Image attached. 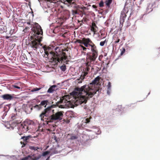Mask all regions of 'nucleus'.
Segmentation results:
<instances>
[{
	"mask_svg": "<svg viewBox=\"0 0 160 160\" xmlns=\"http://www.w3.org/2000/svg\"><path fill=\"white\" fill-rule=\"evenodd\" d=\"M100 78L98 76L88 85L85 84L81 88H76L74 91L71 92V108H73V104L77 106L86 103L88 99L92 98L98 91L97 86Z\"/></svg>",
	"mask_w": 160,
	"mask_h": 160,
	"instance_id": "1",
	"label": "nucleus"
},
{
	"mask_svg": "<svg viewBox=\"0 0 160 160\" xmlns=\"http://www.w3.org/2000/svg\"><path fill=\"white\" fill-rule=\"evenodd\" d=\"M58 106L60 108H69L70 107V96L65 95L60 98V101L57 102L56 104H53L45 108L44 111L40 115V117L42 121L48 123L53 121H60L63 116V112H54L52 108Z\"/></svg>",
	"mask_w": 160,
	"mask_h": 160,
	"instance_id": "2",
	"label": "nucleus"
},
{
	"mask_svg": "<svg viewBox=\"0 0 160 160\" xmlns=\"http://www.w3.org/2000/svg\"><path fill=\"white\" fill-rule=\"evenodd\" d=\"M32 38L34 40L30 42V44L32 48L36 50L42 40L43 36L42 30L40 26L35 22L32 28Z\"/></svg>",
	"mask_w": 160,
	"mask_h": 160,
	"instance_id": "3",
	"label": "nucleus"
},
{
	"mask_svg": "<svg viewBox=\"0 0 160 160\" xmlns=\"http://www.w3.org/2000/svg\"><path fill=\"white\" fill-rule=\"evenodd\" d=\"M56 53L52 52H50V54L52 55V59L56 62L65 63L67 62V56L66 55L64 51H68L67 49H63L61 47H57L55 48Z\"/></svg>",
	"mask_w": 160,
	"mask_h": 160,
	"instance_id": "4",
	"label": "nucleus"
},
{
	"mask_svg": "<svg viewBox=\"0 0 160 160\" xmlns=\"http://www.w3.org/2000/svg\"><path fill=\"white\" fill-rule=\"evenodd\" d=\"M87 62L86 63V68L85 69V71L82 72V74L79 78H78L75 81L76 83H82L88 73L91 72L90 71V68H91V70L94 69L93 66H91V63L92 62L95 60H92L90 58H87Z\"/></svg>",
	"mask_w": 160,
	"mask_h": 160,
	"instance_id": "5",
	"label": "nucleus"
},
{
	"mask_svg": "<svg viewBox=\"0 0 160 160\" xmlns=\"http://www.w3.org/2000/svg\"><path fill=\"white\" fill-rule=\"evenodd\" d=\"M29 122L25 121L18 126V133L20 135H22L24 133H26L31 128Z\"/></svg>",
	"mask_w": 160,
	"mask_h": 160,
	"instance_id": "6",
	"label": "nucleus"
},
{
	"mask_svg": "<svg viewBox=\"0 0 160 160\" xmlns=\"http://www.w3.org/2000/svg\"><path fill=\"white\" fill-rule=\"evenodd\" d=\"M91 50L92 53L87 55V58H90L92 60H95L98 56V51L96 46L93 42L90 45Z\"/></svg>",
	"mask_w": 160,
	"mask_h": 160,
	"instance_id": "7",
	"label": "nucleus"
},
{
	"mask_svg": "<svg viewBox=\"0 0 160 160\" xmlns=\"http://www.w3.org/2000/svg\"><path fill=\"white\" fill-rule=\"evenodd\" d=\"M73 0H71V7L72 14L75 16L76 14H79L78 6L76 4L75 2L73 1Z\"/></svg>",
	"mask_w": 160,
	"mask_h": 160,
	"instance_id": "8",
	"label": "nucleus"
},
{
	"mask_svg": "<svg viewBox=\"0 0 160 160\" xmlns=\"http://www.w3.org/2000/svg\"><path fill=\"white\" fill-rule=\"evenodd\" d=\"M76 42L82 44H84V43L90 44L93 42L90 39L88 38H83L81 40L78 39L76 41Z\"/></svg>",
	"mask_w": 160,
	"mask_h": 160,
	"instance_id": "9",
	"label": "nucleus"
},
{
	"mask_svg": "<svg viewBox=\"0 0 160 160\" xmlns=\"http://www.w3.org/2000/svg\"><path fill=\"white\" fill-rule=\"evenodd\" d=\"M48 102V101L47 100L42 101L40 104L36 105L33 106L32 108H36L38 110H40L42 108V106H44V107H46Z\"/></svg>",
	"mask_w": 160,
	"mask_h": 160,
	"instance_id": "10",
	"label": "nucleus"
},
{
	"mask_svg": "<svg viewBox=\"0 0 160 160\" xmlns=\"http://www.w3.org/2000/svg\"><path fill=\"white\" fill-rule=\"evenodd\" d=\"M31 138V136L29 135L28 136H23L21 138V139H23L24 142H21V143L22 144V147H23L27 144L29 139Z\"/></svg>",
	"mask_w": 160,
	"mask_h": 160,
	"instance_id": "11",
	"label": "nucleus"
},
{
	"mask_svg": "<svg viewBox=\"0 0 160 160\" xmlns=\"http://www.w3.org/2000/svg\"><path fill=\"white\" fill-rule=\"evenodd\" d=\"M14 94L11 95L8 94H6L2 95L1 97L4 100H10L14 98Z\"/></svg>",
	"mask_w": 160,
	"mask_h": 160,
	"instance_id": "12",
	"label": "nucleus"
},
{
	"mask_svg": "<svg viewBox=\"0 0 160 160\" xmlns=\"http://www.w3.org/2000/svg\"><path fill=\"white\" fill-rule=\"evenodd\" d=\"M33 158H32L31 156L28 155V156L25 157L21 159V160H27L29 158H30L31 160H37L39 159L41 157V155H39L37 156H34L33 155L32 156Z\"/></svg>",
	"mask_w": 160,
	"mask_h": 160,
	"instance_id": "13",
	"label": "nucleus"
},
{
	"mask_svg": "<svg viewBox=\"0 0 160 160\" xmlns=\"http://www.w3.org/2000/svg\"><path fill=\"white\" fill-rule=\"evenodd\" d=\"M98 28L94 22H92V25L91 26V30L94 33L98 31Z\"/></svg>",
	"mask_w": 160,
	"mask_h": 160,
	"instance_id": "14",
	"label": "nucleus"
},
{
	"mask_svg": "<svg viewBox=\"0 0 160 160\" xmlns=\"http://www.w3.org/2000/svg\"><path fill=\"white\" fill-rule=\"evenodd\" d=\"M126 17V14L123 12H122L120 16V24L122 22L123 23L124 22V20Z\"/></svg>",
	"mask_w": 160,
	"mask_h": 160,
	"instance_id": "15",
	"label": "nucleus"
},
{
	"mask_svg": "<svg viewBox=\"0 0 160 160\" xmlns=\"http://www.w3.org/2000/svg\"><path fill=\"white\" fill-rule=\"evenodd\" d=\"M57 86L56 85H53L51 87L48 89L47 92L49 93H51L55 90V88Z\"/></svg>",
	"mask_w": 160,
	"mask_h": 160,
	"instance_id": "16",
	"label": "nucleus"
},
{
	"mask_svg": "<svg viewBox=\"0 0 160 160\" xmlns=\"http://www.w3.org/2000/svg\"><path fill=\"white\" fill-rule=\"evenodd\" d=\"M7 31V28L6 26H1L0 27V33H2Z\"/></svg>",
	"mask_w": 160,
	"mask_h": 160,
	"instance_id": "17",
	"label": "nucleus"
},
{
	"mask_svg": "<svg viewBox=\"0 0 160 160\" xmlns=\"http://www.w3.org/2000/svg\"><path fill=\"white\" fill-rule=\"evenodd\" d=\"M20 83H16L14 84H13L11 86L12 88H16L18 89H20Z\"/></svg>",
	"mask_w": 160,
	"mask_h": 160,
	"instance_id": "18",
	"label": "nucleus"
},
{
	"mask_svg": "<svg viewBox=\"0 0 160 160\" xmlns=\"http://www.w3.org/2000/svg\"><path fill=\"white\" fill-rule=\"evenodd\" d=\"M112 0H107L105 2L106 5L109 8L110 5L111 3Z\"/></svg>",
	"mask_w": 160,
	"mask_h": 160,
	"instance_id": "19",
	"label": "nucleus"
},
{
	"mask_svg": "<svg viewBox=\"0 0 160 160\" xmlns=\"http://www.w3.org/2000/svg\"><path fill=\"white\" fill-rule=\"evenodd\" d=\"M29 148L31 150L36 151L38 149H39V148L37 147H34L33 146H29Z\"/></svg>",
	"mask_w": 160,
	"mask_h": 160,
	"instance_id": "20",
	"label": "nucleus"
},
{
	"mask_svg": "<svg viewBox=\"0 0 160 160\" xmlns=\"http://www.w3.org/2000/svg\"><path fill=\"white\" fill-rule=\"evenodd\" d=\"M79 47L81 48L80 50H83V51H86L87 49L89 50V48H86L84 47L82 44H81L79 45Z\"/></svg>",
	"mask_w": 160,
	"mask_h": 160,
	"instance_id": "21",
	"label": "nucleus"
},
{
	"mask_svg": "<svg viewBox=\"0 0 160 160\" xmlns=\"http://www.w3.org/2000/svg\"><path fill=\"white\" fill-rule=\"evenodd\" d=\"M108 40L106 39L104 41H101L100 43V45L101 46H103L105 44H107Z\"/></svg>",
	"mask_w": 160,
	"mask_h": 160,
	"instance_id": "22",
	"label": "nucleus"
},
{
	"mask_svg": "<svg viewBox=\"0 0 160 160\" xmlns=\"http://www.w3.org/2000/svg\"><path fill=\"white\" fill-rule=\"evenodd\" d=\"M63 3L68 7L70 5V0H63Z\"/></svg>",
	"mask_w": 160,
	"mask_h": 160,
	"instance_id": "23",
	"label": "nucleus"
},
{
	"mask_svg": "<svg viewBox=\"0 0 160 160\" xmlns=\"http://www.w3.org/2000/svg\"><path fill=\"white\" fill-rule=\"evenodd\" d=\"M43 48L44 49L45 51V54L48 56V55H49V53L47 51V50L49 48H47L46 46H44L43 47Z\"/></svg>",
	"mask_w": 160,
	"mask_h": 160,
	"instance_id": "24",
	"label": "nucleus"
},
{
	"mask_svg": "<svg viewBox=\"0 0 160 160\" xmlns=\"http://www.w3.org/2000/svg\"><path fill=\"white\" fill-rule=\"evenodd\" d=\"M125 49L124 48H122L120 49V51H121V52L120 53V55L121 56L125 52Z\"/></svg>",
	"mask_w": 160,
	"mask_h": 160,
	"instance_id": "25",
	"label": "nucleus"
},
{
	"mask_svg": "<svg viewBox=\"0 0 160 160\" xmlns=\"http://www.w3.org/2000/svg\"><path fill=\"white\" fill-rule=\"evenodd\" d=\"M41 89V88H32V90H31V91L32 92L37 91H38V90H40V89Z\"/></svg>",
	"mask_w": 160,
	"mask_h": 160,
	"instance_id": "26",
	"label": "nucleus"
},
{
	"mask_svg": "<svg viewBox=\"0 0 160 160\" xmlns=\"http://www.w3.org/2000/svg\"><path fill=\"white\" fill-rule=\"evenodd\" d=\"M18 124H19V122H13L12 124V126H11V127L12 129H13L14 128L13 127H15L16 125Z\"/></svg>",
	"mask_w": 160,
	"mask_h": 160,
	"instance_id": "27",
	"label": "nucleus"
},
{
	"mask_svg": "<svg viewBox=\"0 0 160 160\" xmlns=\"http://www.w3.org/2000/svg\"><path fill=\"white\" fill-rule=\"evenodd\" d=\"M91 118V117H90L89 118H87L85 119L84 122L86 123H88L90 122V119Z\"/></svg>",
	"mask_w": 160,
	"mask_h": 160,
	"instance_id": "28",
	"label": "nucleus"
},
{
	"mask_svg": "<svg viewBox=\"0 0 160 160\" xmlns=\"http://www.w3.org/2000/svg\"><path fill=\"white\" fill-rule=\"evenodd\" d=\"M115 38H116L117 39L116 40H115V39H114V40H115V41L114 42V43L115 44L116 43H118L119 42L120 39L118 38V37H117L116 38V37H115Z\"/></svg>",
	"mask_w": 160,
	"mask_h": 160,
	"instance_id": "29",
	"label": "nucleus"
},
{
	"mask_svg": "<svg viewBox=\"0 0 160 160\" xmlns=\"http://www.w3.org/2000/svg\"><path fill=\"white\" fill-rule=\"evenodd\" d=\"M111 82H108V84L107 86V87L108 88V89L110 90L111 88Z\"/></svg>",
	"mask_w": 160,
	"mask_h": 160,
	"instance_id": "30",
	"label": "nucleus"
},
{
	"mask_svg": "<svg viewBox=\"0 0 160 160\" xmlns=\"http://www.w3.org/2000/svg\"><path fill=\"white\" fill-rule=\"evenodd\" d=\"M103 2L102 1H101L99 3V6L100 7H102L103 6Z\"/></svg>",
	"mask_w": 160,
	"mask_h": 160,
	"instance_id": "31",
	"label": "nucleus"
},
{
	"mask_svg": "<svg viewBox=\"0 0 160 160\" xmlns=\"http://www.w3.org/2000/svg\"><path fill=\"white\" fill-rule=\"evenodd\" d=\"M16 116L15 114H12L11 116V119L12 120H14L16 118Z\"/></svg>",
	"mask_w": 160,
	"mask_h": 160,
	"instance_id": "32",
	"label": "nucleus"
},
{
	"mask_svg": "<svg viewBox=\"0 0 160 160\" xmlns=\"http://www.w3.org/2000/svg\"><path fill=\"white\" fill-rule=\"evenodd\" d=\"M78 138V137L76 136H71V139H75Z\"/></svg>",
	"mask_w": 160,
	"mask_h": 160,
	"instance_id": "33",
	"label": "nucleus"
},
{
	"mask_svg": "<svg viewBox=\"0 0 160 160\" xmlns=\"http://www.w3.org/2000/svg\"><path fill=\"white\" fill-rule=\"evenodd\" d=\"M61 69L62 70V71H65L66 69V67L65 66H62L61 67Z\"/></svg>",
	"mask_w": 160,
	"mask_h": 160,
	"instance_id": "34",
	"label": "nucleus"
},
{
	"mask_svg": "<svg viewBox=\"0 0 160 160\" xmlns=\"http://www.w3.org/2000/svg\"><path fill=\"white\" fill-rule=\"evenodd\" d=\"M49 153V152L48 151H46L44 152H43L42 153V156H45L46 155H47Z\"/></svg>",
	"mask_w": 160,
	"mask_h": 160,
	"instance_id": "35",
	"label": "nucleus"
},
{
	"mask_svg": "<svg viewBox=\"0 0 160 160\" xmlns=\"http://www.w3.org/2000/svg\"><path fill=\"white\" fill-rule=\"evenodd\" d=\"M91 44L92 43H91L90 44L84 43V44H83L84 45L85 47L88 48L89 46H90V45H91Z\"/></svg>",
	"mask_w": 160,
	"mask_h": 160,
	"instance_id": "36",
	"label": "nucleus"
},
{
	"mask_svg": "<svg viewBox=\"0 0 160 160\" xmlns=\"http://www.w3.org/2000/svg\"><path fill=\"white\" fill-rule=\"evenodd\" d=\"M58 23H59V25L60 26L61 25H62V24H63V22H62L61 21V22H58Z\"/></svg>",
	"mask_w": 160,
	"mask_h": 160,
	"instance_id": "37",
	"label": "nucleus"
},
{
	"mask_svg": "<svg viewBox=\"0 0 160 160\" xmlns=\"http://www.w3.org/2000/svg\"><path fill=\"white\" fill-rule=\"evenodd\" d=\"M27 23V24H28V25H30V28H32V27H33V26L34 25H33L32 26V24H30V22H28Z\"/></svg>",
	"mask_w": 160,
	"mask_h": 160,
	"instance_id": "38",
	"label": "nucleus"
},
{
	"mask_svg": "<svg viewBox=\"0 0 160 160\" xmlns=\"http://www.w3.org/2000/svg\"><path fill=\"white\" fill-rule=\"evenodd\" d=\"M70 112H71V118H72V117H73L74 116H72V113H73V112L71 111H70Z\"/></svg>",
	"mask_w": 160,
	"mask_h": 160,
	"instance_id": "39",
	"label": "nucleus"
},
{
	"mask_svg": "<svg viewBox=\"0 0 160 160\" xmlns=\"http://www.w3.org/2000/svg\"><path fill=\"white\" fill-rule=\"evenodd\" d=\"M92 7L94 8H95V9H96V8H97V7L95 5H93L92 6Z\"/></svg>",
	"mask_w": 160,
	"mask_h": 160,
	"instance_id": "40",
	"label": "nucleus"
},
{
	"mask_svg": "<svg viewBox=\"0 0 160 160\" xmlns=\"http://www.w3.org/2000/svg\"><path fill=\"white\" fill-rule=\"evenodd\" d=\"M46 1L47 2H52V0H46Z\"/></svg>",
	"mask_w": 160,
	"mask_h": 160,
	"instance_id": "41",
	"label": "nucleus"
},
{
	"mask_svg": "<svg viewBox=\"0 0 160 160\" xmlns=\"http://www.w3.org/2000/svg\"><path fill=\"white\" fill-rule=\"evenodd\" d=\"M108 90H108H107V93L108 94H110V92H109V90Z\"/></svg>",
	"mask_w": 160,
	"mask_h": 160,
	"instance_id": "42",
	"label": "nucleus"
},
{
	"mask_svg": "<svg viewBox=\"0 0 160 160\" xmlns=\"http://www.w3.org/2000/svg\"><path fill=\"white\" fill-rule=\"evenodd\" d=\"M98 37H99V38H100L101 39H102V38H105L106 36L103 37V38H102L101 37V36H100V35H99V36H98Z\"/></svg>",
	"mask_w": 160,
	"mask_h": 160,
	"instance_id": "43",
	"label": "nucleus"
},
{
	"mask_svg": "<svg viewBox=\"0 0 160 160\" xmlns=\"http://www.w3.org/2000/svg\"><path fill=\"white\" fill-rule=\"evenodd\" d=\"M54 139L56 140V141H57V140H56V137H55V136H54Z\"/></svg>",
	"mask_w": 160,
	"mask_h": 160,
	"instance_id": "44",
	"label": "nucleus"
},
{
	"mask_svg": "<svg viewBox=\"0 0 160 160\" xmlns=\"http://www.w3.org/2000/svg\"><path fill=\"white\" fill-rule=\"evenodd\" d=\"M9 38V37H8V36H6V38L8 39V38Z\"/></svg>",
	"mask_w": 160,
	"mask_h": 160,
	"instance_id": "45",
	"label": "nucleus"
},
{
	"mask_svg": "<svg viewBox=\"0 0 160 160\" xmlns=\"http://www.w3.org/2000/svg\"><path fill=\"white\" fill-rule=\"evenodd\" d=\"M104 35V34H102V33L101 34V35Z\"/></svg>",
	"mask_w": 160,
	"mask_h": 160,
	"instance_id": "46",
	"label": "nucleus"
},
{
	"mask_svg": "<svg viewBox=\"0 0 160 160\" xmlns=\"http://www.w3.org/2000/svg\"><path fill=\"white\" fill-rule=\"evenodd\" d=\"M39 2H40L41 0H38Z\"/></svg>",
	"mask_w": 160,
	"mask_h": 160,
	"instance_id": "47",
	"label": "nucleus"
},
{
	"mask_svg": "<svg viewBox=\"0 0 160 160\" xmlns=\"http://www.w3.org/2000/svg\"><path fill=\"white\" fill-rule=\"evenodd\" d=\"M59 19H58V20L57 21H56V22H57L58 21H59Z\"/></svg>",
	"mask_w": 160,
	"mask_h": 160,
	"instance_id": "48",
	"label": "nucleus"
},
{
	"mask_svg": "<svg viewBox=\"0 0 160 160\" xmlns=\"http://www.w3.org/2000/svg\"><path fill=\"white\" fill-rule=\"evenodd\" d=\"M53 102H52V104L53 103Z\"/></svg>",
	"mask_w": 160,
	"mask_h": 160,
	"instance_id": "49",
	"label": "nucleus"
},
{
	"mask_svg": "<svg viewBox=\"0 0 160 160\" xmlns=\"http://www.w3.org/2000/svg\"><path fill=\"white\" fill-rule=\"evenodd\" d=\"M134 1H135V0H134Z\"/></svg>",
	"mask_w": 160,
	"mask_h": 160,
	"instance_id": "50",
	"label": "nucleus"
}]
</instances>
